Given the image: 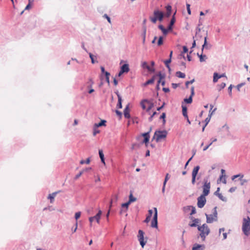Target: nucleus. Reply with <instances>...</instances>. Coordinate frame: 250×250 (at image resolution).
<instances>
[{
  "instance_id": "2",
  "label": "nucleus",
  "mask_w": 250,
  "mask_h": 250,
  "mask_svg": "<svg viewBox=\"0 0 250 250\" xmlns=\"http://www.w3.org/2000/svg\"><path fill=\"white\" fill-rule=\"evenodd\" d=\"M242 230L247 236L250 234V218L249 216L243 219Z\"/></svg>"
},
{
  "instance_id": "55",
  "label": "nucleus",
  "mask_w": 250,
  "mask_h": 250,
  "mask_svg": "<svg viewBox=\"0 0 250 250\" xmlns=\"http://www.w3.org/2000/svg\"><path fill=\"white\" fill-rule=\"evenodd\" d=\"M236 189V187H232V188H231L229 190V191L230 192H234Z\"/></svg>"
},
{
  "instance_id": "21",
  "label": "nucleus",
  "mask_w": 250,
  "mask_h": 250,
  "mask_svg": "<svg viewBox=\"0 0 250 250\" xmlns=\"http://www.w3.org/2000/svg\"><path fill=\"white\" fill-rule=\"evenodd\" d=\"M106 121L105 120H102L101 121V122H100L98 124H94V126H95V127H100V126H105L106 125H105V123H106Z\"/></svg>"
},
{
  "instance_id": "40",
  "label": "nucleus",
  "mask_w": 250,
  "mask_h": 250,
  "mask_svg": "<svg viewBox=\"0 0 250 250\" xmlns=\"http://www.w3.org/2000/svg\"><path fill=\"white\" fill-rule=\"evenodd\" d=\"M198 55L199 57L200 61L201 62L205 61V58H206V55H199V54H198Z\"/></svg>"
},
{
  "instance_id": "19",
  "label": "nucleus",
  "mask_w": 250,
  "mask_h": 250,
  "mask_svg": "<svg viewBox=\"0 0 250 250\" xmlns=\"http://www.w3.org/2000/svg\"><path fill=\"white\" fill-rule=\"evenodd\" d=\"M191 219L192 220V223L189 224V226L191 227H196L200 221L198 219H194L193 217H191Z\"/></svg>"
},
{
  "instance_id": "27",
  "label": "nucleus",
  "mask_w": 250,
  "mask_h": 250,
  "mask_svg": "<svg viewBox=\"0 0 250 250\" xmlns=\"http://www.w3.org/2000/svg\"><path fill=\"white\" fill-rule=\"evenodd\" d=\"M159 28L162 30L164 35H167L168 32V29H165L162 25H159L158 26Z\"/></svg>"
},
{
  "instance_id": "18",
  "label": "nucleus",
  "mask_w": 250,
  "mask_h": 250,
  "mask_svg": "<svg viewBox=\"0 0 250 250\" xmlns=\"http://www.w3.org/2000/svg\"><path fill=\"white\" fill-rule=\"evenodd\" d=\"M102 214V211L101 210H99L98 213L94 216H93V218L95 219L98 223H100V220L101 219V216Z\"/></svg>"
},
{
  "instance_id": "16",
  "label": "nucleus",
  "mask_w": 250,
  "mask_h": 250,
  "mask_svg": "<svg viewBox=\"0 0 250 250\" xmlns=\"http://www.w3.org/2000/svg\"><path fill=\"white\" fill-rule=\"evenodd\" d=\"M93 82L91 79L89 80L88 82H87V87L89 89V90L88 91V93L89 94H91L94 91V90L92 88V85L93 84Z\"/></svg>"
},
{
  "instance_id": "23",
  "label": "nucleus",
  "mask_w": 250,
  "mask_h": 250,
  "mask_svg": "<svg viewBox=\"0 0 250 250\" xmlns=\"http://www.w3.org/2000/svg\"><path fill=\"white\" fill-rule=\"evenodd\" d=\"M167 13L166 16L167 17H168L171 15V6L170 5H167L166 7Z\"/></svg>"
},
{
  "instance_id": "9",
  "label": "nucleus",
  "mask_w": 250,
  "mask_h": 250,
  "mask_svg": "<svg viewBox=\"0 0 250 250\" xmlns=\"http://www.w3.org/2000/svg\"><path fill=\"white\" fill-rule=\"evenodd\" d=\"M203 188V194H202L201 195H204L205 196H207L209 193V189L210 188V183L208 182V181L205 182Z\"/></svg>"
},
{
  "instance_id": "4",
  "label": "nucleus",
  "mask_w": 250,
  "mask_h": 250,
  "mask_svg": "<svg viewBox=\"0 0 250 250\" xmlns=\"http://www.w3.org/2000/svg\"><path fill=\"white\" fill-rule=\"evenodd\" d=\"M198 230L201 232L200 236L203 238V240H205L206 236H207L209 233V229L206 224H203L202 226L198 227Z\"/></svg>"
},
{
  "instance_id": "43",
  "label": "nucleus",
  "mask_w": 250,
  "mask_h": 250,
  "mask_svg": "<svg viewBox=\"0 0 250 250\" xmlns=\"http://www.w3.org/2000/svg\"><path fill=\"white\" fill-rule=\"evenodd\" d=\"M89 57L91 60V62L92 63H94L95 62V61L94 60V56L91 53H89Z\"/></svg>"
},
{
  "instance_id": "33",
  "label": "nucleus",
  "mask_w": 250,
  "mask_h": 250,
  "mask_svg": "<svg viewBox=\"0 0 250 250\" xmlns=\"http://www.w3.org/2000/svg\"><path fill=\"white\" fill-rule=\"evenodd\" d=\"M129 205H130V203L128 202H127L125 203L122 204V208H125V211H126Z\"/></svg>"
},
{
  "instance_id": "37",
  "label": "nucleus",
  "mask_w": 250,
  "mask_h": 250,
  "mask_svg": "<svg viewBox=\"0 0 250 250\" xmlns=\"http://www.w3.org/2000/svg\"><path fill=\"white\" fill-rule=\"evenodd\" d=\"M163 43V38L162 37H160L157 42V44L158 46H160Z\"/></svg>"
},
{
  "instance_id": "48",
  "label": "nucleus",
  "mask_w": 250,
  "mask_h": 250,
  "mask_svg": "<svg viewBox=\"0 0 250 250\" xmlns=\"http://www.w3.org/2000/svg\"><path fill=\"white\" fill-rule=\"evenodd\" d=\"M104 17L107 19L108 22L109 23H111V22L110 18L108 16V15L107 14H104Z\"/></svg>"
},
{
  "instance_id": "60",
  "label": "nucleus",
  "mask_w": 250,
  "mask_h": 250,
  "mask_svg": "<svg viewBox=\"0 0 250 250\" xmlns=\"http://www.w3.org/2000/svg\"><path fill=\"white\" fill-rule=\"evenodd\" d=\"M75 228L74 229H73V233L74 232H75L77 230V227H78V222L77 221H76V224H75Z\"/></svg>"
},
{
  "instance_id": "58",
  "label": "nucleus",
  "mask_w": 250,
  "mask_h": 250,
  "mask_svg": "<svg viewBox=\"0 0 250 250\" xmlns=\"http://www.w3.org/2000/svg\"><path fill=\"white\" fill-rule=\"evenodd\" d=\"M94 220V219L93 218V217H90L89 218V221L90 222V226H92V222Z\"/></svg>"
},
{
  "instance_id": "17",
  "label": "nucleus",
  "mask_w": 250,
  "mask_h": 250,
  "mask_svg": "<svg viewBox=\"0 0 250 250\" xmlns=\"http://www.w3.org/2000/svg\"><path fill=\"white\" fill-rule=\"evenodd\" d=\"M117 97H118V104H117V108H122V97L121 96H120V95L119 94V92L118 91L116 92H115Z\"/></svg>"
},
{
  "instance_id": "52",
  "label": "nucleus",
  "mask_w": 250,
  "mask_h": 250,
  "mask_svg": "<svg viewBox=\"0 0 250 250\" xmlns=\"http://www.w3.org/2000/svg\"><path fill=\"white\" fill-rule=\"evenodd\" d=\"M151 218L149 217V216H147L146 219L145 220L144 222L145 223H148L150 221Z\"/></svg>"
},
{
  "instance_id": "13",
  "label": "nucleus",
  "mask_w": 250,
  "mask_h": 250,
  "mask_svg": "<svg viewBox=\"0 0 250 250\" xmlns=\"http://www.w3.org/2000/svg\"><path fill=\"white\" fill-rule=\"evenodd\" d=\"M129 71V65L128 64H124L121 67V70L118 74V76L120 77L124 73H127Z\"/></svg>"
},
{
  "instance_id": "1",
  "label": "nucleus",
  "mask_w": 250,
  "mask_h": 250,
  "mask_svg": "<svg viewBox=\"0 0 250 250\" xmlns=\"http://www.w3.org/2000/svg\"><path fill=\"white\" fill-rule=\"evenodd\" d=\"M140 105L143 110H145L147 112H149L152 108L154 106V104L151 100L143 99L140 102Z\"/></svg>"
},
{
  "instance_id": "3",
  "label": "nucleus",
  "mask_w": 250,
  "mask_h": 250,
  "mask_svg": "<svg viewBox=\"0 0 250 250\" xmlns=\"http://www.w3.org/2000/svg\"><path fill=\"white\" fill-rule=\"evenodd\" d=\"M164 14L162 11L158 10H155L153 12V17H150V20L154 23H155L157 20L161 21L164 18Z\"/></svg>"
},
{
  "instance_id": "34",
  "label": "nucleus",
  "mask_w": 250,
  "mask_h": 250,
  "mask_svg": "<svg viewBox=\"0 0 250 250\" xmlns=\"http://www.w3.org/2000/svg\"><path fill=\"white\" fill-rule=\"evenodd\" d=\"M219 79V78L218 77V74L217 73H214L213 74V82L214 83H215L218 81Z\"/></svg>"
},
{
  "instance_id": "36",
  "label": "nucleus",
  "mask_w": 250,
  "mask_h": 250,
  "mask_svg": "<svg viewBox=\"0 0 250 250\" xmlns=\"http://www.w3.org/2000/svg\"><path fill=\"white\" fill-rule=\"evenodd\" d=\"M226 175H222L220 177V181H222V182L226 184L227 183L226 180Z\"/></svg>"
},
{
  "instance_id": "64",
  "label": "nucleus",
  "mask_w": 250,
  "mask_h": 250,
  "mask_svg": "<svg viewBox=\"0 0 250 250\" xmlns=\"http://www.w3.org/2000/svg\"><path fill=\"white\" fill-rule=\"evenodd\" d=\"M163 91L165 92H169V89L168 88H163Z\"/></svg>"
},
{
  "instance_id": "26",
  "label": "nucleus",
  "mask_w": 250,
  "mask_h": 250,
  "mask_svg": "<svg viewBox=\"0 0 250 250\" xmlns=\"http://www.w3.org/2000/svg\"><path fill=\"white\" fill-rule=\"evenodd\" d=\"M176 76L180 78H185L186 77V75L185 73L181 72V71H177L176 73Z\"/></svg>"
},
{
  "instance_id": "53",
  "label": "nucleus",
  "mask_w": 250,
  "mask_h": 250,
  "mask_svg": "<svg viewBox=\"0 0 250 250\" xmlns=\"http://www.w3.org/2000/svg\"><path fill=\"white\" fill-rule=\"evenodd\" d=\"M232 87V85L231 84H230L229 85V88H228V90H229V94L230 95H231Z\"/></svg>"
},
{
  "instance_id": "54",
  "label": "nucleus",
  "mask_w": 250,
  "mask_h": 250,
  "mask_svg": "<svg viewBox=\"0 0 250 250\" xmlns=\"http://www.w3.org/2000/svg\"><path fill=\"white\" fill-rule=\"evenodd\" d=\"M201 247L200 245H197V246L194 247L192 248V250H198V249Z\"/></svg>"
},
{
  "instance_id": "62",
  "label": "nucleus",
  "mask_w": 250,
  "mask_h": 250,
  "mask_svg": "<svg viewBox=\"0 0 250 250\" xmlns=\"http://www.w3.org/2000/svg\"><path fill=\"white\" fill-rule=\"evenodd\" d=\"M243 85H244L243 83H240V84H238L237 86V88L238 90H240V88L241 87H242Z\"/></svg>"
},
{
  "instance_id": "10",
  "label": "nucleus",
  "mask_w": 250,
  "mask_h": 250,
  "mask_svg": "<svg viewBox=\"0 0 250 250\" xmlns=\"http://www.w3.org/2000/svg\"><path fill=\"white\" fill-rule=\"evenodd\" d=\"M197 206L199 208H202L206 203V199L204 195H201L197 199Z\"/></svg>"
},
{
  "instance_id": "7",
  "label": "nucleus",
  "mask_w": 250,
  "mask_h": 250,
  "mask_svg": "<svg viewBox=\"0 0 250 250\" xmlns=\"http://www.w3.org/2000/svg\"><path fill=\"white\" fill-rule=\"evenodd\" d=\"M195 37L196 38V40H194L193 42L192 43V47L193 48V47H194L195 46V45H196V41H198L199 39H204V44L203 45V46H202V50H203L204 48L206 46V45L207 44V37L205 36L203 38H202V36L200 35L199 33H196Z\"/></svg>"
},
{
  "instance_id": "49",
  "label": "nucleus",
  "mask_w": 250,
  "mask_h": 250,
  "mask_svg": "<svg viewBox=\"0 0 250 250\" xmlns=\"http://www.w3.org/2000/svg\"><path fill=\"white\" fill-rule=\"evenodd\" d=\"M187 11H188V14L190 15L191 14V11H190V4H188V3L187 4Z\"/></svg>"
},
{
  "instance_id": "56",
  "label": "nucleus",
  "mask_w": 250,
  "mask_h": 250,
  "mask_svg": "<svg viewBox=\"0 0 250 250\" xmlns=\"http://www.w3.org/2000/svg\"><path fill=\"white\" fill-rule=\"evenodd\" d=\"M179 84H177V83H172V87L174 88V89H175L178 86H179Z\"/></svg>"
},
{
  "instance_id": "8",
  "label": "nucleus",
  "mask_w": 250,
  "mask_h": 250,
  "mask_svg": "<svg viewBox=\"0 0 250 250\" xmlns=\"http://www.w3.org/2000/svg\"><path fill=\"white\" fill-rule=\"evenodd\" d=\"M183 210L185 213H188L190 215H192L195 214L196 212V209L195 207L192 206H188L185 207L183 208Z\"/></svg>"
},
{
  "instance_id": "24",
  "label": "nucleus",
  "mask_w": 250,
  "mask_h": 250,
  "mask_svg": "<svg viewBox=\"0 0 250 250\" xmlns=\"http://www.w3.org/2000/svg\"><path fill=\"white\" fill-rule=\"evenodd\" d=\"M175 22V19L173 16L170 21V24L168 27V30H171L172 29V27L173 25L174 24Z\"/></svg>"
},
{
  "instance_id": "46",
  "label": "nucleus",
  "mask_w": 250,
  "mask_h": 250,
  "mask_svg": "<svg viewBox=\"0 0 250 250\" xmlns=\"http://www.w3.org/2000/svg\"><path fill=\"white\" fill-rule=\"evenodd\" d=\"M194 82V79H193V80H191V81H187V82H186V83H185V84H186V87H187V88H188V83H190V84H191V83H192Z\"/></svg>"
},
{
  "instance_id": "15",
  "label": "nucleus",
  "mask_w": 250,
  "mask_h": 250,
  "mask_svg": "<svg viewBox=\"0 0 250 250\" xmlns=\"http://www.w3.org/2000/svg\"><path fill=\"white\" fill-rule=\"evenodd\" d=\"M141 65L144 69H146L149 72H154V67L149 66L146 62H143Z\"/></svg>"
},
{
  "instance_id": "30",
  "label": "nucleus",
  "mask_w": 250,
  "mask_h": 250,
  "mask_svg": "<svg viewBox=\"0 0 250 250\" xmlns=\"http://www.w3.org/2000/svg\"><path fill=\"white\" fill-rule=\"evenodd\" d=\"M138 240L140 242V245L142 248L144 247V246L146 245V241H144V237L143 238H139Z\"/></svg>"
},
{
  "instance_id": "47",
  "label": "nucleus",
  "mask_w": 250,
  "mask_h": 250,
  "mask_svg": "<svg viewBox=\"0 0 250 250\" xmlns=\"http://www.w3.org/2000/svg\"><path fill=\"white\" fill-rule=\"evenodd\" d=\"M99 156H100V157L101 159L104 158V155L102 150H99Z\"/></svg>"
},
{
  "instance_id": "63",
  "label": "nucleus",
  "mask_w": 250,
  "mask_h": 250,
  "mask_svg": "<svg viewBox=\"0 0 250 250\" xmlns=\"http://www.w3.org/2000/svg\"><path fill=\"white\" fill-rule=\"evenodd\" d=\"M218 77H219V79L222 78V77H226V79H227V77H226L225 74H224V73L222 74L221 75H218Z\"/></svg>"
},
{
  "instance_id": "38",
  "label": "nucleus",
  "mask_w": 250,
  "mask_h": 250,
  "mask_svg": "<svg viewBox=\"0 0 250 250\" xmlns=\"http://www.w3.org/2000/svg\"><path fill=\"white\" fill-rule=\"evenodd\" d=\"M144 233L143 231L142 230H139V231H138V238H143L144 237Z\"/></svg>"
},
{
  "instance_id": "25",
  "label": "nucleus",
  "mask_w": 250,
  "mask_h": 250,
  "mask_svg": "<svg viewBox=\"0 0 250 250\" xmlns=\"http://www.w3.org/2000/svg\"><path fill=\"white\" fill-rule=\"evenodd\" d=\"M57 193L58 192H56L52 193V194H50L49 195L48 198L50 199L51 203H53L54 198L56 196Z\"/></svg>"
},
{
  "instance_id": "51",
  "label": "nucleus",
  "mask_w": 250,
  "mask_h": 250,
  "mask_svg": "<svg viewBox=\"0 0 250 250\" xmlns=\"http://www.w3.org/2000/svg\"><path fill=\"white\" fill-rule=\"evenodd\" d=\"M158 113L156 112H154L152 114V115L149 117V120L150 121H152V118L154 116H155V115L157 114Z\"/></svg>"
},
{
  "instance_id": "42",
  "label": "nucleus",
  "mask_w": 250,
  "mask_h": 250,
  "mask_svg": "<svg viewBox=\"0 0 250 250\" xmlns=\"http://www.w3.org/2000/svg\"><path fill=\"white\" fill-rule=\"evenodd\" d=\"M81 212L79 211L75 213V218L76 220H77L81 216Z\"/></svg>"
},
{
  "instance_id": "5",
  "label": "nucleus",
  "mask_w": 250,
  "mask_h": 250,
  "mask_svg": "<svg viewBox=\"0 0 250 250\" xmlns=\"http://www.w3.org/2000/svg\"><path fill=\"white\" fill-rule=\"evenodd\" d=\"M167 135V132L165 130L164 131H156L154 133L153 138L155 139L157 142L160 140L166 138Z\"/></svg>"
},
{
  "instance_id": "14",
  "label": "nucleus",
  "mask_w": 250,
  "mask_h": 250,
  "mask_svg": "<svg viewBox=\"0 0 250 250\" xmlns=\"http://www.w3.org/2000/svg\"><path fill=\"white\" fill-rule=\"evenodd\" d=\"M194 95V87L192 86L191 87V94L188 98L184 99V102L187 104H191L192 102V97Z\"/></svg>"
},
{
  "instance_id": "39",
  "label": "nucleus",
  "mask_w": 250,
  "mask_h": 250,
  "mask_svg": "<svg viewBox=\"0 0 250 250\" xmlns=\"http://www.w3.org/2000/svg\"><path fill=\"white\" fill-rule=\"evenodd\" d=\"M100 133V130L97 129V127H95V126H94L93 128V136H96L97 134Z\"/></svg>"
},
{
  "instance_id": "28",
  "label": "nucleus",
  "mask_w": 250,
  "mask_h": 250,
  "mask_svg": "<svg viewBox=\"0 0 250 250\" xmlns=\"http://www.w3.org/2000/svg\"><path fill=\"white\" fill-rule=\"evenodd\" d=\"M182 112L183 115L184 117L188 118V114H187V108L186 106L182 105Z\"/></svg>"
},
{
  "instance_id": "32",
  "label": "nucleus",
  "mask_w": 250,
  "mask_h": 250,
  "mask_svg": "<svg viewBox=\"0 0 250 250\" xmlns=\"http://www.w3.org/2000/svg\"><path fill=\"white\" fill-rule=\"evenodd\" d=\"M226 86V83H222L220 84H218L217 85L218 89L219 91L221 90L223 88H224Z\"/></svg>"
},
{
  "instance_id": "57",
  "label": "nucleus",
  "mask_w": 250,
  "mask_h": 250,
  "mask_svg": "<svg viewBox=\"0 0 250 250\" xmlns=\"http://www.w3.org/2000/svg\"><path fill=\"white\" fill-rule=\"evenodd\" d=\"M152 213H153V212H152V210H151V209H149V210H148V214L147 216H149V217H150V218H151V216H152Z\"/></svg>"
},
{
  "instance_id": "41",
  "label": "nucleus",
  "mask_w": 250,
  "mask_h": 250,
  "mask_svg": "<svg viewBox=\"0 0 250 250\" xmlns=\"http://www.w3.org/2000/svg\"><path fill=\"white\" fill-rule=\"evenodd\" d=\"M89 163H90V159L89 158H87L85 161L84 160H81L80 162L81 164H83L84 163L88 164H89Z\"/></svg>"
},
{
  "instance_id": "12",
  "label": "nucleus",
  "mask_w": 250,
  "mask_h": 250,
  "mask_svg": "<svg viewBox=\"0 0 250 250\" xmlns=\"http://www.w3.org/2000/svg\"><path fill=\"white\" fill-rule=\"evenodd\" d=\"M200 169V167L199 166H197L194 167L193 170L192 171V180L191 183L193 185H194L195 183L196 177L198 174V171Z\"/></svg>"
},
{
  "instance_id": "50",
  "label": "nucleus",
  "mask_w": 250,
  "mask_h": 250,
  "mask_svg": "<svg viewBox=\"0 0 250 250\" xmlns=\"http://www.w3.org/2000/svg\"><path fill=\"white\" fill-rule=\"evenodd\" d=\"M183 49L182 53H186L188 51V49L186 46H183Z\"/></svg>"
},
{
  "instance_id": "35",
  "label": "nucleus",
  "mask_w": 250,
  "mask_h": 250,
  "mask_svg": "<svg viewBox=\"0 0 250 250\" xmlns=\"http://www.w3.org/2000/svg\"><path fill=\"white\" fill-rule=\"evenodd\" d=\"M154 79L153 78H152L148 81H147L145 83H144V85L145 86H146L147 85H148V84H152L154 83Z\"/></svg>"
},
{
  "instance_id": "11",
  "label": "nucleus",
  "mask_w": 250,
  "mask_h": 250,
  "mask_svg": "<svg viewBox=\"0 0 250 250\" xmlns=\"http://www.w3.org/2000/svg\"><path fill=\"white\" fill-rule=\"evenodd\" d=\"M154 214L153 216V220L151 222V226L152 228H157L158 227V222H157V209L156 208H154Z\"/></svg>"
},
{
  "instance_id": "59",
  "label": "nucleus",
  "mask_w": 250,
  "mask_h": 250,
  "mask_svg": "<svg viewBox=\"0 0 250 250\" xmlns=\"http://www.w3.org/2000/svg\"><path fill=\"white\" fill-rule=\"evenodd\" d=\"M212 142H211L208 146H205V147L204 148L203 150L204 151L206 150L209 147V146L212 145Z\"/></svg>"
},
{
  "instance_id": "6",
  "label": "nucleus",
  "mask_w": 250,
  "mask_h": 250,
  "mask_svg": "<svg viewBox=\"0 0 250 250\" xmlns=\"http://www.w3.org/2000/svg\"><path fill=\"white\" fill-rule=\"evenodd\" d=\"M217 208L214 207L213 209L212 214L210 215L206 214L207 217V221L208 223H212L214 221L217 219V212L216 210Z\"/></svg>"
},
{
  "instance_id": "22",
  "label": "nucleus",
  "mask_w": 250,
  "mask_h": 250,
  "mask_svg": "<svg viewBox=\"0 0 250 250\" xmlns=\"http://www.w3.org/2000/svg\"><path fill=\"white\" fill-rule=\"evenodd\" d=\"M169 174L167 173L166 174V177H165V181H164V184H163V188H162V192L163 193L165 192L166 185V183H167V181L169 179Z\"/></svg>"
},
{
  "instance_id": "61",
  "label": "nucleus",
  "mask_w": 250,
  "mask_h": 250,
  "mask_svg": "<svg viewBox=\"0 0 250 250\" xmlns=\"http://www.w3.org/2000/svg\"><path fill=\"white\" fill-rule=\"evenodd\" d=\"M31 7V4H30V3H28L27 6H26V7L25 8V10H28Z\"/></svg>"
},
{
  "instance_id": "20",
  "label": "nucleus",
  "mask_w": 250,
  "mask_h": 250,
  "mask_svg": "<svg viewBox=\"0 0 250 250\" xmlns=\"http://www.w3.org/2000/svg\"><path fill=\"white\" fill-rule=\"evenodd\" d=\"M142 136L144 137L143 143H145L146 144H147L149 140V132L143 133Z\"/></svg>"
},
{
  "instance_id": "31",
  "label": "nucleus",
  "mask_w": 250,
  "mask_h": 250,
  "mask_svg": "<svg viewBox=\"0 0 250 250\" xmlns=\"http://www.w3.org/2000/svg\"><path fill=\"white\" fill-rule=\"evenodd\" d=\"M124 116L126 118H130V115L128 110V107H126L124 110Z\"/></svg>"
},
{
  "instance_id": "29",
  "label": "nucleus",
  "mask_w": 250,
  "mask_h": 250,
  "mask_svg": "<svg viewBox=\"0 0 250 250\" xmlns=\"http://www.w3.org/2000/svg\"><path fill=\"white\" fill-rule=\"evenodd\" d=\"M136 200V198L134 197L132 195V193L131 192L130 193L129 197V201H128L130 204L132 202H135Z\"/></svg>"
},
{
  "instance_id": "44",
  "label": "nucleus",
  "mask_w": 250,
  "mask_h": 250,
  "mask_svg": "<svg viewBox=\"0 0 250 250\" xmlns=\"http://www.w3.org/2000/svg\"><path fill=\"white\" fill-rule=\"evenodd\" d=\"M166 113H163L160 116V119H163V123L165 124L166 122L165 118H166Z\"/></svg>"
},
{
  "instance_id": "45",
  "label": "nucleus",
  "mask_w": 250,
  "mask_h": 250,
  "mask_svg": "<svg viewBox=\"0 0 250 250\" xmlns=\"http://www.w3.org/2000/svg\"><path fill=\"white\" fill-rule=\"evenodd\" d=\"M171 62V59L169 58V59L168 60H166L165 62V63L166 64V65L167 66V67L168 68H169V63Z\"/></svg>"
}]
</instances>
